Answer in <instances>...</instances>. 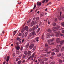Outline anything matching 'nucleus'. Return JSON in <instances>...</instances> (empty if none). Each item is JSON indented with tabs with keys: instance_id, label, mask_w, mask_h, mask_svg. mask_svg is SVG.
I'll use <instances>...</instances> for the list:
<instances>
[{
	"instance_id": "f257e3e1",
	"label": "nucleus",
	"mask_w": 64,
	"mask_h": 64,
	"mask_svg": "<svg viewBox=\"0 0 64 64\" xmlns=\"http://www.w3.org/2000/svg\"><path fill=\"white\" fill-rule=\"evenodd\" d=\"M61 46V45H57L56 46V47L58 49L54 48L52 50V51H54V52H59V50H60V48Z\"/></svg>"
},
{
	"instance_id": "f03ea898",
	"label": "nucleus",
	"mask_w": 64,
	"mask_h": 64,
	"mask_svg": "<svg viewBox=\"0 0 64 64\" xmlns=\"http://www.w3.org/2000/svg\"><path fill=\"white\" fill-rule=\"evenodd\" d=\"M60 31H58V32H56V37H58V36H59L60 35V36H62L63 34H61L60 33Z\"/></svg>"
},
{
	"instance_id": "7ed1b4c3",
	"label": "nucleus",
	"mask_w": 64,
	"mask_h": 64,
	"mask_svg": "<svg viewBox=\"0 0 64 64\" xmlns=\"http://www.w3.org/2000/svg\"><path fill=\"white\" fill-rule=\"evenodd\" d=\"M38 26L39 25H37L36 26L34 27L32 29H30V30H34L35 29H36L38 28Z\"/></svg>"
},
{
	"instance_id": "20e7f679",
	"label": "nucleus",
	"mask_w": 64,
	"mask_h": 64,
	"mask_svg": "<svg viewBox=\"0 0 64 64\" xmlns=\"http://www.w3.org/2000/svg\"><path fill=\"white\" fill-rule=\"evenodd\" d=\"M38 60L39 62H40V64H44V62L42 61V59L39 58Z\"/></svg>"
},
{
	"instance_id": "39448f33",
	"label": "nucleus",
	"mask_w": 64,
	"mask_h": 64,
	"mask_svg": "<svg viewBox=\"0 0 64 64\" xmlns=\"http://www.w3.org/2000/svg\"><path fill=\"white\" fill-rule=\"evenodd\" d=\"M60 28V26H58L56 28H52V30L54 31H55V30H55V29H58Z\"/></svg>"
},
{
	"instance_id": "423d86ee",
	"label": "nucleus",
	"mask_w": 64,
	"mask_h": 64,
	"mask_svg": "<svg viewBox=\"0 0 64 64\" xmlns=\"http://www.w3.org/2000/svg\"><path fill=\"white\" fill-rule=\"evenodd\" d=\"M37 24V22H34V21H32L31 23V24L30 25V26L31 27L32 26H33V25H34V24Z\"/></svg>"
},
{
	"instance_id": "0eeeda50",
	"label": "nucleus",
	"mask_w": 64,
	"mask_h": 64,
	"mask_svg": "<svg viewBox=\"0 0 64 64\" xmlns=\"http://www.w3.org/2000/svg\"><path fill=\"white\" fill-rule=\"evenodd\" d=\"M32 38H33L34 37H35V36H36V34L35 33V32L33 31L32 32Z\"/></svg>"
},
{
	"instance_id": "6e6552de",
	"label": "nucleus",
	"mask_w": 64,
	"mask_h": 64,
	"mask_svg": "<svg viewBox=\"0 0 64 64\" xmlns=\"http://www.w3.org/2000/svg\"><path fill=\"white\" fill-rule=\"evenodd\" d=\"M35 55V53H34L32 56H31L28 59V60H30V59L31 58H33V57H34Z\"/></svg>"
},
{
	"instance_id": "1a4fd4ad",
	"label": "nucleus",
	"mask_w": 64,
	"mask_h": 64,
	"mask_svg": "<svg viewBox=\"0 0 64 64\" xmlns=\"http://www.w3.org/2000/svg\"><path fill=\"white\" fill-rule=\"evenodd\" d=\"M28 56H31V51L29 50L28 51Z\"/></svg>"
},
{
	"instance_id": "9d476101",
	"label": "nucleus",
	"mask_w": 64,
	"mask_h": 64,
	"mask_svg": "<svg viewBox=\"0 0 64 64\" xmlns=\"http://www.w3.org/2000/svg\"><path fill=\"white\" fill-rule=\"evenodd\" d=\"M47 35L48 36V37H50V36H54V35L53 34H50L49 33H48L47 34Z\"/></svg>"
},
{
	"instance_id": "9b49d317",
	"label": "nucleus",
	"mask_w": 64,
	"mask_h": 64,
	"mask_svg": "<svg viewBox=\"0 0 64 64\" xmlns=\"http://www.w3.org/2000/svg\"><path fill=\"white\" fill-rule=\"evenodd\" d=\"M34 44H32L29 46V48H30V49H32V48H33V47H34Z\"/></svg>"
},
{
	"instance_id": "f8f14e48",
	"label": "nucleus",
	"mask_w": 64,
	"mask_h": 64,
	"mask_svg": "<svg viewBox=\"0 0 64 64\" xmlns=\"http://www.w3.org/2000/svg\"><path fill=\"white\" fill-rule=\"evenodd\" d=\"M60 38H57L56 40V42L57 43H59L60 42Z\"/></svg>"
},
{
	"instance_id": "ddd939ff",
	"label": "nucleus",
	"mask_w": 64,
	"mask_h": 64,
	"mask_svg": "<svg viewBox=\"0 0 64 64\" xmlns=\"http://www.w3.org/2000/svg\"><path fill=\"white\" fill-rule=\"evenodd\" d=\"M53 40H48V43L49 44H50V43L51 42H52V41H53Z\"/></svg>"
},
{
	"instance_id": "4468645a",
	"label": "nucleus",
	"mask_w": 64,
	"mask_h": 64,
	"mask_svg": "<svg viewBox=\"0 0 64 64\" xmlns=\"http://www.w3.org/2000/svg\"><path fill=\"white\" fill-rule=\"evenodd\" d=\"M38 6H41V2H39L38 1L37 2V5H38Z\"/></svg>"
},
{
	"instance_id": "2eb2a0df",
	"label": "nucleus",
	"mask_w": 64,
	"mask_h": 64,
	"mask_svg": "<svg viewBox=\"0 0 64 64\" xmlns=\"http://www.w3.org/2000/svg\"><path fill=\"white\" fill-rule=\"evenodd\" d=\"M9 59H10V57H9V56H8L7 58L6 59V61H7V62H8V61L9 60Z\"/></svg>"
},
{
	"instance_id": "dca6fc26",
	"label": "nucleus",
	"mask_w": 64,
	"mask_h": 64,
	"mask_svg": "<svg viewBox=\"0 0 64 64\" xmlns=\"http://www.w3.org/2000/svg\"><path fill=\"white\" fill-rule=\"evenodd\" d=\"M38 39H39V37H38L35 38V40H36L37 42H38V41H39V40H38Z\"/></svg>"
},
{
	"instance_id": "f3484780",
	"label": "nucleus",
	"mask_w": 64,
	"mask_h": 64,
	"mask_svg": "<svg viewBox=\"0 0 64 64\" xmlns=\"http://www.w3.org/2000/svg\"><path fill=\"white\" fill-rule=\"evenodd\" d=\"M26 30V31H28V28L27 26H26L25 27Z\"/></svg>"
},
{
	"instance_id": "a211bd4d",
	"label": "nucleus",
	"mask_w": 64,
	"mask_h": 64,
	"mask_svg": "<svg viewBox=\"0 0 64 64\" xmlns=\"http://www.w3.org/2000/svg\"><path fill=\"white\" fill-rule=\"evenodd\" d=\"M16 48L17 50H19L20 49V46H18L16 47Z\"/></svg>"
},
{
	"instance_id": "6ab92c4d",
	"label": "nucleus",
	"mask_w": 64,
	"mask_h": 64,
	"mask_svg": "<svg viewBox=\"0 0 64 64\" xmlns=\"http://www.w3.org/2000/svg\"><path fill=\"white\" fill-rule=\"evenodd\" d=\"M63 43H64V40H62V42H60V44L61 45H62V44H63Z\"/></svg>"
},
{
	"instance_id": "aec40b11",
	"label": "nucleus",
	"mask_w": 64,
	"mask_h": 64,
	"mask_svg": "<svg viewBox=\"0 0 64 64\" xmlns=\"http://www.w3.org/2000/svg\"><path fill=\"white\" fill-rule=\"evenodd\" d=\"M61 51L62 52L64 51V47L62 48L61 50Z\"/></svg>"
},
{
	"instance_id": "412c9836",
	"label": "nucleus",
	"mask_w": 64,
	"mask_h": 64,
	"mask_svg": "<svg viewBox=\"0 0 64 64\" xmlns=\"http://www.w3.org/2000/svg\"><path fill=\"white\" fill-rule=\"evenodd\" d=\"M25 30V28H23L22 29L21 31V32L22 33H23Z\"/></svg>"
},
{
	"instance_id": "4be33fe9",
	"label": "nucleus",
	"mask_w": 64,
	"mask_h": 64,
	"mask_svg": "<svg viewBox=\"0 0 64 64\" xmlns=\"http://www.w3.org/2000/svg\"><path fill=\"white\" fill-rule=\"evenodd\" d=\"M48 32H52V30H50V29H49L48 30Z\"/></svg>"
},
{
	"instance_id": "5701e85b",
	"label": "nucleus",
	"mask_w": 64,
	"mask_h": 64,
	"mask_svg": "<svg viewBox=\"0 0 64 64\" xmlns=\"http://www.w3.org/2000/svg\"><path fill=\"white\" fill-rule=\"evenodd\" d=\"M24 53L25 54V55H27V51H24Z\"/></svg>"
},
{
	"instance_id": "b1692460",
	"label": "nucleus",
	"mask_w": 64,
	"mask_h": 64,
	"mask_svg": "<svg viewBox=\"0 0 64 64\" xmlns=\"http://www.w3.org/2000/svg\"><path fill=\"white\" fill-rule=\"evenodd\" d=\"M58 61L59 63H62L63 62V61L61 60H59Z\"/></svg>"
},
{
	"instance_id": "393cba45",
	"label": "nucleus",
	"mask_w": 64,
	"mask_h": 64,
	"mask_svg": "<svg viewBox=\"0 0 64 64\" xmlns=\"http://www.w3.org/2000/svg\"><path fill=\"white\" fill-rule=\"evenodd\" d=\"M16 40L18 41H20L21 40V39L18 37L17 38Z\"/></svg>"
},
{
	"instance_id": "a878e982",
	"label": "nucleus",
	"mask_w": 64,
	"mask_h": 64,
	"mask_svg": "<svg viewBox=\"0 0 64 64\" xmlns=\"http://www.w3.org/2000/svg\"><path fill=\"white\" fill-rule=\"evenodd\" d=\"M51 54L52 55L54 56L55 54V53L54 52H51Z\"/></svg>"
},
{
	"instance_id": "bb28decb",
	"label": "nucleus",
	"mask_w": 64,
	"mask_h": 64,
	"mask_svg": "<svg viewBox=\"0 0 64 64\" xmlns=\"http://www.w3.org/2000/svg\"><path fill=\"white\" fill-rule=\"evenodd\" d=\"M52 25H53V26H55V25H56V23H52Z\"/></svg>"
},
{
	"instance_id": "cd10ccee",
	"label": "nucleus",
	"mask_w": 64,
	"mask_h": 64,
	"mask_svg": "<svg viewBox=\"0 0 64 64\" xmlns=\"http://www.w3.org/2000/svg\"><path fill=\"white\" fill-rule=\"evenodd\" d=\"M61 54H57V56L58 57H60V56H61Z\"/></svg>"
},
{
	"instance_id": "c85d7f7f",
	"label": "nucleus",
	"mask_w": 64,
	"mask_h": 64,
	"mask_svg": "<svg viewBox=\"0 0 64 64\" xmlns=\"http://www.w3.org/2000/svg\"><path fill=\"white\" fill-rule=\"evenodd\" d=\"M16 30H14V35H15V34H16Z\"/></svg>"
},
{
	"instance_id": "c756f323",
	"label": "nucleus",
	"mask_w": 64,
	"mask_h": 64,
	"mask_svg": "<svg viewBox=\"0 0 64 64\" xmlns=\"http://www.w3.org/2000/svg\"><path fill=\"white\" fill-rule=\"evenodd\" d=\"M27 34H28V33L27 32H26L25 34L24 35V36L25 37H26L27 36Z\"/></svg>"
},
{
	"instance_id": "7c9ffc66",
	"label": "nucleus",
	"mask_w": 64,
	"mask_h": 64,
	"mask_svg": "<svg viewBox=\"0 0 64 64\" xmlns=\"http://www.w3.org/2000/svg\"><path fill=\"white\" fill-rule=\"evenodd\" d=\"M20 52H16V54H18V55H19L20 53Z\"/></svg>"
},
{
	"instance_id": "2f4dec72",
	"label": "nucleus",
	"mask_w": 64,
	"mask_h": 64,
	"mask_svg": "<svg viewBox=\"0 0 64 64\" xmlns=\"http://www.w3.org/2000/svg\"><path fill=\"white\" fill-rule=\"evenodd\" d=\"M45 46H46V47H47L48 46V45L47 43H46L45 44Z\"/></svg>"
},
{
	"instance_id": "473e14b6",
	"label": "nucleus",
	"mask_w": 64,
	"mask_h": 64,
	"mask_svg": "<svg viewBox=\"0 0 64 64\" xmlns=\"http://www.w3.org/2000/svg\"><path fill=\"white\" fill-rule=\"evenodd\" d=\"M32 35H33V34L32 33H31L30 34V37H31L32 36Z\"/></svg>"
},
{
	"instance_id": "72a5a7b5",
	"label": "nucleus",
	"mask_w": 64,
	"mask_h": 64,
	"mask_svg": "<svg viewBox=\"0 0 64 64\" xmlns=\"http://www.w3.org/2000/svg\"><path fill=\"white\" fill-rule=\"evenodd\" d=\"M18 36H22V33H20L19 34Z\"/></svg>"
},
{
	"instance_id": "f704fd0d",
	"label": "nucleus",
	"mask_w": 64,
	"mask_h": 64,
	"mask_svg": "<svg viewBox=\"0 0 64 64\" xmlns=\"http://www.w3.org/2000/svg\"><path fill=\"white\" fill-rule=\"evenodd\" d=\"M21 63V61H19L18 62V64H20Z\"/></svg>"
},
{
	"instance_id": "c9c22d12",
	"label": "nucleus",
	"mask_w": 64,
	"mask_h": 64,
	"mask_svg": "<svg viewBox=\"0 0 64 64\" xmlns=\"http://www.w3.org/2000/svg\"><path fill=\"white\" fill-rule=\"evenodd\" d=\"M40 28H38V30L37 31V32L38 33V32H39L40 31Z\"/></svg>"
},
{
	"instance_id": "e433bc0d",
	"label": "nucleus",
	"mask_w": 64,
	"mask_h": 64,
	"mask_svg": "<svg viewBox=\"0 0 64 64\" xmlns=\"http://www.w3.org/2000/svg\"><path fill=\"white\" fill-rule=\"evenodd\" d=\"M50 58V59H54V57L53 56H51Z\"/></svg>"
},
{
	"instance_id": "4c0bfd02",
	"label": "nucleus",
	"mask_w": 64,
	"mask_h": 64,
	"mask_svg": "<svg viewBox=\"0 0 64 64\" xmlns=\"http://www.w3.org/2000/svg\"><path fill=\"white\" fill-rule=\"evenodd\" d=\"M50 4H51V2H50L49 3H48L47 4V5L46 6H48V5H49Z\"/></svg>"
},
{
	"instance_id": "58836bf2",
	"label": "nucleus",
	"mask_w": 64,
	"mask_h": 64,
	"mask_svg": "<svg viewBox=\"0 0 64 64\" xmlns=\"http://www.w3.org/2000/svg\"><path fill=\"white\" fill-rule=\"evenodd\" d=\"M26 57V55L25 56V55H24L23 56V58H25Z\"/></svg>"
},
{
	"instance_id": "ea45409f",
	"label": "nucleus",
	"mask_w": 64,
	"mask_h": 64,
	"mask_svg": "<svg viewBox=\"0 0 64 64\" xmlns=\"http://www.w3.org/2000/svg\"><path fill=\"white\" fill-rule=\"evenodd\" d=\"M45 1H46V0H44L42 2V3L43 4H44L45 2Z\"/></svg>"
},
{
	"instance_id": "a19ab883",
	"label": "nucleus",
	"mask_w": 64,
	"mask_h": 64,
	"mask_svg": "<svg viewBox=\"0 0 64 64\" xmlns=\"http://www.w3.org/2000/svg\"><path fill=\"white\" fill-rule=\"evenodd\" d=\"M36 48V46H35L34 47L33 49V50H35Z\"/></svg>"
},
{
	"instance_id": "79ce46f5",
	"label": "nucleus",
	"mask_w": 64,
	"mask_h": 64,
	"mask_svg": "<svg viewBox=\"0 0 64 64\" xmlns=\"http://www.w3.org/2000/svg\"><path fill=\"white\" fill-rule=\"evenodd\" d=\"M61 24L62 26L63 27H64V24L62 23Z\"/></svg>"
},
{
	"instance_id": "37998d69",
	"label": "nucleus",
	"mask_w": 64,
	"mask_h": 64,
	"mask_svg": "<svg viewBox=\"0 0 64 64\" xmlns=\"http://www.w3.org/2000/svg\"><path fill=\"white\" fill-rule=\"evenodd\" d=\"M55 64V62H51L50 64Z\"/></svg>"
},
{
	"instance_id": "c03bdc74",
	"label": "nucleus",
	"mask_w": 64,
	"mask_h": 64,
	"mask_svg": "<svg viewBox=\"0 0 64 64\" xmlns=\"http://www.w3.org/2000/svg\"><path fill=\"white\" fill-rule=\"evenodd\" d=\"M41 57H44V56L43 54L41 55L40 56Z\"/></svg>"
},
{
	"instance_id": "a18cd8bd",
	"label": "nucleus",
	"mask_w": 64,
	"mask_h": 64,
	"mask_svg": "<svg viewBox=\"0 0 64 64\" xmlns=\"http://www.w3.org/2000/svg\"><path fill=\"white\" fill-rule=\"evenodd\" d=\"M15 54L14 53L12 54V56L13 57H15Z\"/></svg>"
},
{
	"instance_id": "49530a36",
	"label": "nucleus",
	"mask_w": 64,
	"mask_h": 64,
	"mask_svg": "<svg viewBox=\"0 0 64 64\" xmlns=\"http://www.w3.org/2000/svg\"><path fill=\"white\" fill-rule=\"evenodd\" d=\"M22 50H23V47L21 46L20 48V50L21 51H22Z\"/></svg>"
},
{
	"instance_id": "de8ad7c7",
	"label": "nucleus",
	"mask_w": 64,
	"mask_h": 64,
	"mask_svg": "<svg viewBox=\"0 0 64 64\" xmlns=\"http://www.w3.org/2000/svg\"><path fill=\"white\" fill-rule=\"evenodd\" d=\"M35 8H36V4H34V7L33 8V9H35Z\"/></svg>"
},
{
	"instance_id": "09e8293b",
	"label": "nucleus",
	"mask_w": 64,
	"mask_h": 64,
	"mask_svg": "<svg viewBox=\"0 0 64 64\" xmlns=\"http://www.w3.org/2000/svg\"><path fill=\"white\" fill-rule=\"evenodd\" d=\"M36 58V56H34V61H35V59Z\"/></svg>"
},
{
	"instance_id": "8fccbe9b",
	"label": "nucleus",
	"mask_w": 64,
	"mask_h": 64,
	"mask_svg": "<svg viewBox=\"0 0 64 64\" xmlns=\"http://www.w3.org/2000/svg\"><path fill=\"white\" fill-rule=\"evenodd\" d=\"M24 37V34L23 33L22 34V37Z\"/></svg>"
},
{
	"instance_id": "3c124183",
	"label": "nucleus",
	"mask_w": 64,
	"mask_h": 64,
	"mask_svg": "<svg viewBox=\"0 0 64 64\" xmlns=\"http://www.w3.org/2000/svg\"><path fill=\"white\" fill-rule=\"evenodd\" d=\"M36 19L37 20H38L39 19V18L38 17H37Z\"/></svg>"
},
{
	"instance_id": "603ef678",
	"label": "nucleus",
	"mask_w": 64,
	"mask_h": 64,
	"mask_svg": "<svg viewBox=\"0 0 64 64\" xmlns=\"http://www.w3.org/2000/svg\"><path fill=\"white\" fill-rule=\"evenodd\" d=\"M40 17H43V16H44V15L41 14L40 15Z\"/></svg>"
},
{
	"instance_id": "864d4df0",
	"label": "nucleus",
	"mask_w": 64,
	"mask_h": 64,
	"mask_svg": "<svg viewBox=\"0 0 64 64\" xmlns=\"http://www.w3.org/2000/svg\"><path fill=\"white\" fill-rule=\"evenodd\" d=\"M54 43L52 42V44H50V45H54Z\"/></svg>"
},
{
	"instance_id": "5fc2aeb1",
	"label": "nucleus",
	"mask_w": 64,
	"mask_h": 64,
	"mask_svg": "<svg viewBox=\"0 0 64 64\" xmlns=\"http://www.w3.org/2000/svg\"><path fill=\"white\" fill-rule=\"evenodd\" d=\"M30 22V20H28L27 22V23H29V22Z\"/></svg>"
},
{
	"instance_id": "6e6d98bb",
	"label": "nucleus",
	"mask_w": 64,
	"mask_h": 64,
	"mask_svg": "<svg viewBox=\"0 0 64 64\" xmlns=\"http://www.w3.org/2000/svg\"><path fill=\"white\" fill-rule=\"evenodd\" d=\"M18 60H19V58H17L16 59V61H18Z\"/></svg>"
},
{
	"instance_id": "4d7b16f0",
	"label": "nucleus",
	"mask_w": 64,
	"mask_h": 64,
	"mask_svg": "<svg viewBox=\"0 0 64 64\" xmlns=\"http://www.w3.org/2000/svg\"><path fill=\"white\" fill-rule=\"evenodd\" d=\"M26 48H28V47H29V46H27V45L26 46Z\"/></svg>"
},
{
	"instance_id": "13d9d810",
	"label": "nucleus",
	"mask_w": 64,
	"mask_h": 64,
	"mask_svg": "<svg viewBox=\"0 0 64 64\" xmlns=\"http://www.w3.org/2000/svg\"><path fill=\"white\" fill-rule=\"evenodd\" d=\"M57 19L56 18H55V21H57Z\"/></svg>"
},
{
	"instance_id": "bf43d9fd",
	"label": "nucleus",
	"mask_w": 64,
	"mask_h": 64,
	"mask_svg": "<svg viewBox=\"0 0 64 64\" xmlns=\"http://www.w3.org/2000/svg\"><path fill=\"white\" fill-rule=\"evenodd\" d=\"M24 41V39H23L22 40V42H23Z\"/></svg>"
},
{
	"instance_id": "052dcab7",
	"label": "nucleus",
	"mask_w": 64,
	"mask_h": 64,
	"mask_svg": "<svg viewBox=\"0 0 64 64\" xmlns=\"http://www.w3.org/2000/svg\"><path fill=\"white\" fill-rule=\"evenodd\" d=\"M62 33H64V30H62Z\"/></svg>"
},
{
	"instance_id": "680f3d73",
	"label": "nucleus",
	"mask_w": 64,
	"mask_h": 64,
	"mask_svg": "<svg viewBox=\"0 0 64 64\" xmlns=\"http://www.w3.org/2000/svg\"><path fill=\"white\" fill-rule=\"evenodd\" d=\"M16 45L17 46H19V44H18V42H17L16 43Z\"/></svg>"
},
{
	"instance_id": "e2e57ef3",
	"label": "nucleus",
	"mask_w": 64,
	"mask_h": 64,
	"mask_svg": "<svg viewBox=\"0 0 64 64\" xmlns=\"http://www.w3.org/2000/svg\"><path fill=\"white\" fill-rule=\"evenodd\" d=\"M36 19V18H34L33 19V20H35Z\"/></svg>"
},
{
	"instance_id": "0e129e2a",
	"label": "nucleus",
	"mask_w": 64,
	"mask_h": 64,
	"mask_svg": "<svg viewBox=\"0 0 64 64\" xmlns=\"http://www.w3.org/2000/svg\"><path fill=\"white\" fill-rule=\"evenodd\" d=\"M48 24H50V21L49 20L48 21Z\"/></svg>"
},
{
	"instance_id": "69168bd1",
	"label": "nucleus",
	"mask_w": 64,
	"mask_h": 64,
	"mask_svg": "<svg viewBox=\"0 0 64 64\" xmlns=\"http://www.w3.org/2000/svg\"><path fill=\"white\" fill-rule=\"evenodd\" d=\"M25 60H24L23 61V62H25Z\"/></svg>"
},
{
	"instance_id": "338daca9",
	"label": "nucleus",
	"mask_w": 64,
	"mask_h": 64,
	"mask_svg": "<svg viewBox=\"0 0 64 64\" xmlns=\"http://www.w3.org/2000/svg\"><path fill=\"white\" fill-rule=\"evenodd\" d=\"M45 64H48V62H46L45 63Z\"/></svg>"
},
{
	"instance_id": "774afa93",
	"label": "nucleus",
	"mask_w": 64,
	"mask_h": 64,
	"mask_svg": "<svg viewBox=\"0 0 64 64\" xmlns=\"http://www.w3.org/2000/svg\"><path fill=\"white\" fill-rule=\"evenodd\" d=\"M5 62H4L3 63V64H5Z\"/></svg>"
}]
</instances>
